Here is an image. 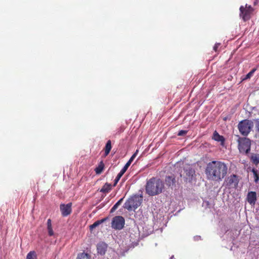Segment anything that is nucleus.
Here are the masks:
<instances>
[{"label":"nucleus","mask_w":259,"mask_h":259,"mask_svg":"<svg viewBox=\"0 0 259 259\" xmlns=\"http://www.w3.org/2000/svg\"><path fill=\"white\" fill-rule=\"evenodd\" d=\"M227 165L221 161H212L209 162L205 169V174L209 180L221 181L227 175Z\"/></svg>","instance_id":"1"},{"label":"nucleus","mask_w":259,"mask_h":259,"mask_svg":"<svg viewBox=\"0 0 259 259\" xmlns=\"http://www.w3.org/2000/svg\"><path fill=\"white\" fill-rule=\"evenodd\" d=\"M164 189V183L162 180L152 177L147 181L145 186L146 193L151 196L158 195Z\"/></svg>","instance_id":"2"},{"label":"nucleus","mask_w":259,"mask_h":259,"mask_svg":"<svg viewBox=\"0 0 259 259\" xmlns=\"http://www.w3.org/2000/svg\"><path fill=\"white\" fill-rule=\"evenodd\" d=\"M235 136L238 138L237 141L239 152L242 153L248 154L250 151L251 140L245 137H240L238 135H235Z\"/></svg>","instance_id":"3"},{"label":"nucleus","mask_w":259,"mask_h":259,"mask_svg":"<svg viewBox=\"0 0 259 259\" xmlns=\"http://www.w3.org/2000/svg\"><path fill=\"white\" fill-rule=\"evenodd\" d=\"M253 126V123L248 119H244L240 121L238 124V128L240 134L243 136H247Z\"/></svg>","instance_id":"4"},{"label":"nucleus","mask_w":259,"mask_h":259,"mask_svg":"<svg viewBox=\"0 0 259 259\" xmlns=\"http://www.w3.org/2000/svg\"><path fill=\"white\" fill-rule=\"evenodd\" d=\"M142 197L134 196L125 203V208L128 210L137 209L142 203Z\"/></svg>","instance_id":"5"},{"label":"nucleus","mask_w":259,"mask_h":259,"mask_svg":"<svg viewBox=\"0 0 259 259\" xmlns=\"http://www.w3.org/2000/svg\"><path fill=\"white\" fill-rule=\"evenodd\" d=\"M239 10L240 17L244 21H246L250 19L254 9L250 5L246 4L245 6H241Z\"/></svg>","instance_id":"6"},{"label":"nucleus","mask_w":259,"mask_h":259,"mask_svg":"<svg viewBox=\"0 0 259 259\" xmlns=\"http://www.w3.org/2000/svg\"><path fill=\"white\" fill-rule=\"evenodd\" d=\"M124 219L122 216H116L112 219L111 227L115 230H121L124 227Z\"/></svg>","instance_id":"7"},{"label":"nucleus","mask_w":259,"mask_h":259,"mask_svg":"<svg viewBox=\"0 0 259 259\" xmlns=\"http://www.w3.org/2000/svg\"><path fill=\"white\" fill-rule=\"evenodd\" d=\"M184 170L186 174V178L189 182H192L195 176V171L190 164H186L184 167Z\"/></svg>","instance_id":"8"},{"label":"nucleus","mask_w":259,"mask_h":259,"mask_svg":"<svg viewBox=\"0 0 259 259\" xmlns=\"http://www.w3.org/2000/svg\"><path fill=\"white\" fill-rule=\"evenodd\" d=\"M226 185L229 188H236L238 185L239 180L238 177L235 175H232L226 181Z\"/></svg>","instance_id":"9"},{"label":"nucleus","mask_w":259,"mask_h":259,"mask_svg":"<svg viewBox=\"0 0 259 259\" xmlns=\"http://www.w3.org/2000/svg\"><path fill=\"white\" fill-rule=\"evenodd\" d=\"M246 200L252 206H254L257 201V194L254 191H249L247 194Z\"/></svg>","instance_id":"10"},{"label":"nucleus","mask_w":259,"mask_h":259,"mask_svg":"<svg viewBox=\"0 0 259 259\" xmlns=\"http://www.w3.org/2000/svg\"><path fill=\"white\" fill-rule=\"evenodd\" d=\"M71 205V203H69L67 204H62L60 205V210L63 217H66L71 213L72 211Z\"/></svg>","instance_id":"11"},{"label":"nucleus","mask_w":259,"mask_h":259,"mask_svg":"<svg viewBox=\"0 0 259 259\" xmlns=\"http://www.w3.org/2000/svg\"><path fill=\"white\" fill-rule=\"evenodd\" d=\"M108 245L106 243L103 242L99 243L97 245V249L98 253L101 255H104L105 254Z\"/></svg>","instance_id":"12"},{"label":"nucleus","mask_w":259,"mask_h":259,"mask_svg":"<svg viewBox=\"0 0 259 259\" xmlns=\"http://www.w3.org/2000/svg\"><path fill=\"white\" fill-rule=\"evenodd\" d=\"M165 184L168 187H172L175 185L176 179L174 175L166 176L165 179Z\"/></svg>","instance_id":"13"},{"label":"nucleus","mask_w":259,"mask_h":259,"mask_svg":"<svg viewBox=\"0 0 259 259\" xmlns=\"http://www.w3.org/2000/svg\"><path fill=\"white\" fill-rule=\"evenodd\" d=\"M250 161L256 166L259 164V154L251 153L250 156Z\"/></svg>","instance_id":"14"},{"label":"nucleus","mask_w":259,"mask_h":259,"mask_svg":"<svg viewBox=\"0 0 259 259\" xmlns=\"http://www.w3.org/2000/svg\"><path fill=\"white\" fill-rule=\"evenodd\" d=\"M212 139L216 141L221 142L222 144H223L225 141L224 138L222 136L220 135L216 131L213 133Z\"/></svg>","instance_id":"15"},{"label":"nucleus","mask_w":259,"mask_h":259,"mask_svg":"<svg viewBox=\"0 0 259 259\" xmlns=\"http://www.w3.org/2000/svg\"><path fill=\"white\" fill-rule=\"evenodd\" d=\"M112 148L111 146V141L110 140H108L105 145V147L104 148L105 150V153H104V156H107L109 153H110L111 149Z\"/></svg>","instance_id":"16"},{"label":"nucleus","mask_w":259,"mask_h":259,"mask_svg":"<svg viewBox=\"0 0 259 259\" xmlns=\"http://www.w3.org/2000/svg\"><path fill=\"white\" fill-rule=\"evenodd\" d=\"M104 163L103 161H101L99 163L98 166L96 167L95 169V171L96 173V174H100L103 171L104 168Z\"/></svg>","instance_id":"17"},{"label":"nucleus","mask_w":259,"mask_h":259,"mask_svg":"<svg viewBox=\"0 0 259 259\" xmlns=\"http://www.w3.org/2000/svg\"><path fill=\"white\" fill-rule=\"evenodd\" d=\"M107 220V218H104L100 220H98L94 223L92 225L90 226V229L92 231L94 229L98 227L99 225L104 222Z\"/></svg>","instance_id":"18"},{"label":"nucleus","mask_w":259,"mask_h":259,"mask_svg":"<svg viewBox=\"0 0 259 259\" xmlns=\"http://www.w3.org/2000/svg\"><path fill=\"white\" fill-rule=\"evenodd\" d=\"M47 229L48 231L49 235L50 236H53L54 235V232L52 225V221L50 219H48L47 221Z\"/></svg>","instance_id":"19"},{"label":"nucleus","mask_w":259,"mask_h":259,"mask_svg":"<svg viewBox=\"0 0 259 259\" xmlns=\"http://www.w3.org/2000/svg\"><path fill=\"white\" fill-rule=\"evenodd\" d=\"M111 189V185L107 183H105V185L101 188L100 192L106 193H108Z\"/></svg>","instance_id":"20"},{"label":"nucleus","mask_w":259,"mask_h":259,"mask_svg":"<svg viewBox=\"0 0 259 259\" xmlns=\"http://www.w3.org/2000/svg\"><path fill=\"white\" fill-rule=\"evenodd\" d=\"M26 259H37L36 252L34 251H30L26 255Z\"/></svg>","instance_id":"21"},{"label":"nucleus","mask_w":259,"mask_h":259,"mask_svg":"<svg viewBox=\"0 0 259 259\" xmlns=\"http://www.w3.org/2000/svg\"><path fill=\"white\" fill-rule=\"evenodd\" d=\"M123 198L119 199L112 207V208L110 210V212H113L121 204L123 201Z\"/></svg>","instance_id":"22"},{"label":"nucleus","mask_w":259,"mask_h":259,"mask_svg":"<svg viewBox=\"0 0 259 259\" xmlns=\"http://www.w3.org/2000/svg\"><path fill=\"white\" fill-rule=\"evenodd\" d=\"M251 171L252 172L253 176H254V182L255 183H257L259 181V173H258V172L255 168H253L251 170Z\"/></svg>","instance_id":"23"},{"label":"nucleus","mask_w":259,"mask_h":259,"mask_svg":"<svg viewBox=\"0 0 259 259\" xmlns=\"http://www.w3.org/2000/svg\"><path fill=\"white\" fill-rule=\"evenodd\" d=\"M77 259H90V256L88 254L82 252L78 255Z\"/></svg>","instance_id":"24"},{"label":"nucleus","mask_w":259,"mask_h":259,"mask_svg":"<svg viewBox=\"0 0 259 259\" xmlns=\"http://www.w3.org/2000/svg\"><path fill=\"white\" fill-rule=\"evenodd\" d=\"M123 175L122 174H120L119 172L118 173V174L117 175V176L116 177L115 179L114 180V185H113L114 186H115L116 185V184H117V183L118 182V181H119L120 179L121 178V177Z\"/></svg>","instance_id":"25"},{"label":"nucleus","mask_w":259,"mask_h":259,"mask_svg":"<svg viewBox=\"0 0 259 259\" xmlns=\"http://www.w3.org/2000/svg\"><path fill=\"white\" fill-rule=\"evenodd\" d=\"M255 70L254 69H253L251 71H250L249 73H248L246 74V75L244 79H247L250 78V77L252 76V75H253Z\"/></svg>","instance_id":"26"},{"label":"nucleus","mask_w":259,"mask_h":259,"mask_svg":"<svg viewBox=\"0 0 259 259\" xmlns=\"http://www.w3.org/2000/svg\"><path fill=\"white\" fill-rule=\"evenodd\" d=\"M188 133V131L187 130H181L179 132L178 135L179 136H183L186 135Z\"/></svg>","instance_id":"27"},{"label":"nucleus","mask_w":259,"mask_h":259,"mask_svg":"<svg viewBox=\"0 0 259 259\" xmlns=\"http://www.w3.org/2000/svg\"><path fill=\"white\" fill-rule=\"evenodd\" d=\"M138 150H137L136 151L132 156V157L130 158V159H129V160L128 161L130 162V163H131L133 161V160L135 159V158L136 157L137 155L138 154Z\"/></svg>","instance_id":"28"},{"label":"nucleus","mask_w":259,"mask_h":259,"mask_svg":"<svg viewBox=\"0 0 259 259\" xmlns=\"http://www.w3.org/2000/svg\"><path fill=\"white\" fill-rule=\"evenodd\" d=\"M220 43H217L214 45V47H213V50L215 51V52H217L218 51V49L219 48V47L220 46Z\"/></svg>","instance_id":"29"},{"label":"nucleus","mask_w":259,"mask_h":259,"mask_svg":"<svg viewBox=\"0 0 259 259\" xmlns=\"http://www.w3.org/2000/svg\"><path fill=\"white\" fill-rule=\"evenodd\" d=\"M126 169L125 167H123L122 169L120 170V171L119 172L120 174H122V175L125 172V171H126Z\"/></svg>","instance_id":"30"},{"label":"nucleus","mask_w":259,"mask_h":259,"mask_svg":"<svg viewBox=\"0 0 259 259\" xmlns=\"http://www.w3.org/2000/svg\"><path fill=\"white\" fill-rule=\"evenodd\" d=\"M131 164V163H130V162L127 161V163L124 166V167H125L126 169H127L128 168V167L130 166Z\"/></svg>","instance_id":"31"},{"label":"nucleus","mask_w":259,"mask_h":259,"mask_svg":"<svg viewBox=\"0 0 259 259\" xmlns=\"http://www.w3.org/2000/svg\"><path fill=\"white\" fill-rule=\"evenodd\" d=\"M257 0H255V1L253 3V5L254 6H255L256 5V4H257Z\"/></svg>","instance_id":"32"},{"label":"nucleus","mask_w":259,"mask_h":259,"mask_svg":"<svg viewBox=\"0 0 259 259\" xmlns=\"http://www.w3.org/2000/svg\"><path fill=\"white\" fill-rule=\"evenodd\" d=\"M258 126H259V124H258Z\"/></svg>","instance_id":"33"}]
</instances>
